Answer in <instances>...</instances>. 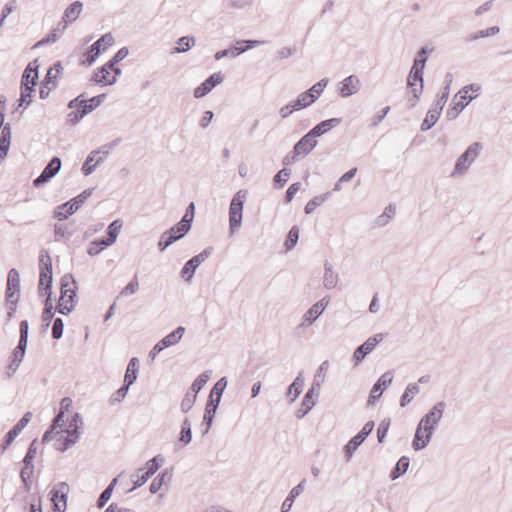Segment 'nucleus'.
Wrapping results in <instances>:
<instances>
[{
	"mask_svg": "<svg viewBox=\"0 0 512 512\" xmlns=\"http://www.w3.org/2000/svg\"><path fill=\"white\" fill-rule=\"evenodd\" d=\"M389 426H390L389 418H385L379 423L378 428H377V438H378L379 443L384 442L387 432L389 430Z\"/></svg>",
	"mask_w": 512,
	"mask_h": 512,
	"instance_id": "69168bd1",
	"label": "nucleus"
},
{
	"mask_svg": "<svg viewBox=\"0 0 512 512\" xmlns=\"http://www.w3.org/2000/svg\"><path fill=\"white\" fill-rule=\"evenodd\" d=\"M429 442H426V436L423 430L417 425L412 446L414 450L419 451L427 447Z\"/></svg>",
	"mask_w": 512,
	"mask_h": 512,
	"instance_id": "49530a36",
	"label": "nucleus"
},
{
	"mask_svg": "<svg viewBox=\"0 0 512 512\" xmlns=\"http://www.w3.org/2000/svg\"><path fill=\"white\" fill-rule=\"evenodd\" d=\"M129 54V50L127 47L120 48L115 55L106 63L107 67L110 69H114L117 64L125 59Z\"/></svg>",
	"mask_w": 512,
	"mask_h": 512,
	"instance_id": "6e6d98bb",
	"label": "nucleus"
},
{
	"mask_svg": "<svg viewBox=\"0 0 512 512\" xmlns=\"http://www.w3.org/2000/svg\"><path fill=\"white\" fill-rule=\"evenodd\" d=\"M328 84V79L324 78L321 79L319 82L314 84L310 89L307 90L308 93H310L311 96L315 97V101L320 97L322 94L324 88Z\"/></svg>",
	"mask_w": 512,
	"mask_h": 512,
	"instance_id": "0e129e2a",
	"label": "nucleus"
},
{
	"mask_svg": "<svg viewBox=\"0 0 512 512\" xmlns=\"http://www.w3.org/2000/svg\"><path fill=\"white\" fill-rule=\"evenodd\" d=\"M164 463V458L161 455H157L146 464V473L152 476Z\"/></svg>",
	"mask_w": 512,
	"mask_h": 512,
	"instance_id": "bf43d9fd",
	"label": "nucleus"
},
{
	"mask_svg": "<svg viewBox=\"0 0 512 512\" xmlns=\"http://www.w3.org/2000/svg\"><path fill=\"white\" fill-rule=\"evenodd\" d=\"M323 285L326 289H333L338 283V275L333 271V265L328 261L324 264Z\"/></svg>",
	"mask_w": 512,
	"mask_h": 512,
	"instance_id": "7c9ffc66",
	"label": "nucleus"
},
{
	"mask_svg": "<svg viewBox=\"0 0 512 512\" xmlns=\"http://www.w3.org/2000/svg\"><path fill=\"white\" fill-rule=\"evenodd\" d=\"M32 419V413L26 412L23 417L13 426V428L5 435L3 443L0 445V451L5 452L12 444L14 439L21 433Z\"/></svg>",
	"mask_w": 512,
	"mask_h": 512,
	"instance_id": "9b49d317",
	"label": "nucleus"
},
{
	"mask_svg": "<svg viewBox=\"0 0 512 512\" xmlns=\"http://www.w3.org/2000/svg\"><path fill=\"white\" fill-rule=\"evenodd\" d=\"M317 145V141L309 133L304 135L293 147L296 154L305 156L309 154Z\"/></svg>",
	"mask_w": 512,
	"mask_h": 512,
	"instance_id": "6ab92c4d",
	"label": "nucleus"
},
{
	"mask_svg": "<svg viewBox=\"0 0 512 512\" xmlns=\"http://www.w3.org/2000/svg\"><path fill=\"white\" fill-rule=\"evenodd\" d=\"M34 92V86H21V94L19 99V106L28 107L32 102L31 96Z\"/></svg>",
	"mask_w": 512,
	"mask_h": 512,
	"instance_id": "5fc2aeb1",
	"label": "nucleus"
},
{
	"mask_svg": "<svg viewBox=\"0 0 512 512\" xmlns=\"http://www.w3.org/2000/svg\"><path fill=\"white\" fill-rule=\"evenodd\" d=\"M12 293L14 297H20V277L16 269L12 268L7 276V288L5 296Z\"/></svg>",
	"mask_w": 512,
	"mask_h": 512,
	"instance_id": "4be33fe9",
	"label": "nucleus"
},
{
	"mask_svg": "<svg viewBox=\"0 0 512 512\" xmlns=\"http://www.w3.org/2000/svg\"><path fill=\"white\" fill-rule=\"evenodd\" d=\"M298 239H299V228L297 226H293L289 230L288 235L285 240V243H284L286 250H291L296 245Z\"/></svg>",
	"mask_w": 512,
	"mask_h": 512,
	"instance_id": "4d7b16f0",
	"label": "nucleus"
},
{
	"mask_svg": "<svg viewBox=\"0 0 512 512\" xmlns=\"http://www.w3.org/2000/svg\"><path fill=\"white\" fill-rule=\"evenodd\" d=\"M244 52L245 49H242V46H231L227 49L216 52L214 57L216 60H221L224 57L235 58Z\"/></svg>",
	"mask_w": 512,
	"mask_h": 512,
	"instance_id": "37998d69",
	"label": "nucleus"
},
{
	"mask_svg": "<svg viewBox=\"0 0 512 512\" xmlns=\"http://www.w3.org/2000/svg\"><path fill=\"white\" fill-rule=\"evenodd\" d=\"M37 79H38V66H36L35 69H33L32 63H29L23 72L22 79H21V86H25V87L35 86Z\"/></svg>",
	"mask_w": 512,
	"mask_h": 512,
	"instance_id": "473e14b6",
	"label": "nucleus"
},
{
	"mask_svg": "<svg viewBox=\"0 0 512 512\" xmlns=\"http://www.w3.org/2000/svg\"><path fill=\"white\" fill-rule=\"evenodd\" d=\"M106 98V94H100L90 98L89 100H82L80 102L81 106L87 110L88 114L92 112L95 108H97Z\"/></svg>",
	"mask_w": 512,
	"mask_h": 512,
	"instance_id": "8fccbe9b",
	"label": "nucleus"
},
{
	"mask_svg": "<svg viewBox=\"0 0 512 512\" xmlns=\"http://www.w3.org/2000/svg\"><path fill=\"white\" fill-rule=\"evenodd\" d=\"M114 37L109 32L102 35L96 42H94L89 50L85 53V62L87 65H92L101 54V46L103 45V51L114 44Z\"/></svg>",
	"mask_w": 512,
	"mask_h": 512,
	"instance_id": "0eeeda50",
	"label": "nucleus"
},
{
	"mask_svg": "<svg viewBox=\"0 0 512 512\" xmlns=\"http://www.w3.org/2000/svg\"><path fill=\"white\" fill-rule=\"evenodd\" d=\"M166 479L170 480L171 475L168 473V471H164L160 473L158 476H156L153 481L150 484L149 490L152 494L157 493L163 484L165 483Z\"/></svg>",
	"mask_w": 512,
	"mask_h": 512,
	"instance_id": "de8ad7c7",
	"label": "nucleus"
},
{
	"mask_svg": "<svg viewBox=\"0 0 512 512\" xmlns=\"http://www.w3.org/2000/svg\"><path fill=\"white\" fill-rule=\"evenodd\" d=\"M98 154L99 151L94 150L88 154L81 168L82 173L85 176L91 175L95 171L96 167L103 163L104 157H98L97 159L95 158Z\"/></svg>",
	"mask_w": 512,
	"mask_h": 512,
	"instance_id": "5701e85b",
	"label": "nucleus"
},
{
	"mask_svg": "<svg viewBox=\"0 0 512 512\" xmlns=\"http://www.w3.org/2000/svg\"><path fill=\"white\" fill-rule=\"evenodd\" d=\"M383 339L384 334L377 333L369 337L362 345L357 347L353 353V360L355 361V364H359Z\"/></svg>",
	"mask_w": 512,
	"mask_h": 512,
	"instance_id": "f8f14e48",
	"label": "nucleus"
},
{
	"mask_svg": "<svg viewBox=\"0 0 512 512\" xmlns=\"http://www.w3.org/2000/svg\"><path fill=\"white\" fill-rule=\"evenodd\" d=\"M196 39L193 36H182L177 40V46L171 51L172 54L185 53L195 45Z\"/></svg>",
	"mask_w": 512,
	"mask_h": 512,
	"instance_id": "72a5a7b5",
	"label": "nucleus"
},
{
	"mask_svg": "<svg viewBox=\"0 0 512 512\" xmlns=\"http://www.w3.org/2000/svg\"><path fill=\"white\" fill-rule=\"evenodd\" d=\"M216 411H217L216 405L213 404L212 401H207L206 406H205L204 416H203V422L206 424L205 433L208 432V430L210 429Z\"/></svg>",
	"mask_w": 512,
	"mask_h": 512,
	"instance_id": "c03bdc74",
	"label": "nucleus"
},
{
	"mask_svg": "<svg viewBox=\"0 0 512 512\" xmlns=\"http://www.w3.org/2000/svg\"><path fill=\"white\" fill-rule=\"evenodd\" d=\"M330 302L328 296L323 297L321 300L313 304L303 315L300 327L311 326L324 312Z\"/></svg>",
	"mask_w": 512,
	"mask_h": 512,
	"instance_id": "9d476101",
	"label": "nucleus"
},
{
	"mask_svg": "<svg viewBox=\"0 0 512 512\" xmlns=\"http://www.w3.org/2000/svg\"><path fill=\"white\" fill-rule=\"evenodd\" d=\"M110 72L111 69L107 67V64H105L94 73L93 80L96 83L113 85L117 79L115 76H110Z\"/></svg>",
	"mask_w": 512,
	"mask_h": 512,
	"instance_id": "cd10ccee",
	"label": "nucleus"
},
{
	"mask_svg": "<svg viewBox=\"0 0 512 512\" xmlns=\"http://www.w3.org/2000/svg\"><path fill=\"white\" fill-rule=\"evenodd\" d=\"M409 463V458L406 456H402L390 473L391 480H396L404 473H406V471L409 468Z\"/></svg>",
	"mask_w": 512,
	"mask_h": 512,
	"instance_id": "e433bc0d",
	"label": "nucleus"
},
{
	"mask_svg": "<svg viewBox=\"0 0 512 512\" xmlns=\"http://www.w3.org/2000/svg\"><path fill=\"white\" fill-rule=\"evenodd\" d=\"M133 384V377H124V384L112 395V402H121L127 395L129 387Z\"/></svg>",
	"mask_w": 512,
	"mask_h": 512,
	"instance_id": "79ce46f5",
	"label": "nucleus"
},
{
	"mask_svg": "<svg viewBox=\"0 0 512 512\" xmlns=\"http://www.w3.org/2000/svg\"><path fill=\"white\" fill-rule=\"evenodd\" d=\"M185 328L183 326L177 327L174 331L163 337L161 341L162 347L168 348L177 344L183 337Z\"/></svg>",
	"mask_w": 512,
	"mask_h": 512,
	"instance_id": "2f4dec72",
	"label": "nucleus"
},
{
	"mask_svg": "<svg viewBox=\"0 0 512 512\" xmlns=\"http://www.w3.org/2000/svg\"><path fill=\"white\" fill-rule=\"evenodd\" d=\"M11 143V127L10 124L7 123L3 126L1 135H0V161L3 160L9 151Z\"/></svg>",
	"mask_w": 512,
	"mask_h": 512,
	"instance_id": "a878e982",
	"label": "nucleus"
},
{
	"mask_svg": "<svg viewBox=\"0 0 512 512\" xmlns=\"http://www.w3.org/2000/svg\"><path fill=\"white\" fill-rule=\"evenodd\" d=\"M304 387V378L302 372L294 379L292 384L288 387L286 396L289 398V402L293 403L297 397L301 394Z\"/></svg>",
	"mask_w": 512,
	"mask_h": 512,
	"instance_id": "393cba45",
	"label": "nucleus"
},
{
	"mask_svg": "<svg viewBox=\"0 0 512 512\" xmlns=\"http://www.w3.org/2000/svg\"><path fill=\"white\" fill-rule=\"evenodd\" d=\"M62 166L61 159L57 156L53 157L50 162L44 167L41 174L33 180V186L39 188L48 183L60 171Z\"/></svg>",
	"mask_w": 512,
	"mask_h": 512,
	"instance_id": "6e6552de",
	"label": "nucleus"
},
{
	"mask_svg": "<svg viewBox=\"0 0 512 512\" xmlns=\"http://www.w3.org/2000/svg\"><path fill=\"white\" fill-rule=\"evenodd\" d=\"M224 77L221 72L211 74L203 83L194 89V97L202 98L206 96L213 88L221 84Z\"/></svg>",
	"mask_w": 512,
	"mask_h": 512,
	"instance_id": "2eb2a0df",
	"label": "nucleus"
},
{
	"mask_svg": "<svg viewBox=\"0 0 512 512\" xmlns=\"http://www.w3.org/2000/svg\"><path fill=\"white\" fill-rule=\"evenodd\" d=\"M192 224L186 219H182L169 230L165 231L158 242L160 251H164L168 246L184 237L191 229Z\"/></svg>",
	"mask_w": 512,
	"mask_h": 512,
	"instance_id": "39448f33",
	"label": "nucleus"
},
{
	"mask_svg": "<svg viewBox=\"0 0 512 512\" xmlns=\"http://www.w3.org/2000/svg\"><path fill=\"white\" fill-rule=\"evenodd\" d=\"M246 200V191L240 190L234 194L229 208V223L231 230L240 227L242 222V212Z\"/></svg>",
	"mask_w": 512,
	"mask_h": 512,
	"instance_id": "423d86ee",
	"label": "nucleus"
},
{
	"mask_svg": "<svg viewBox=\"0 0 512 512\" xmlns=\"http://www.w3.org/2000/svg\"><path fill=\"white\" fill-rule=\"evenodd\" d=\"M481 149L482 144L480 142L472 143L457 159L451 176L457 177L465 174L479 156Z\"/></svg>",
	"mask_w": 512,
	"mask_h": 512,
	"instance_id": "20e7f679",
	"label": "nucleus"
},
{
	"mask_svg": "<svg viewBox=\"0 0 512 512\" xmlns=\"http://www.w3.org/2000/svg\"><path fill=\"white\" fill-rule=\"evenodd\" d=\"M82 426L83 421L81 415L79 413H75L66 429V433L70 436H73L70 442H78L81 435Z\"/></svg>",
	"mask_w": 512,
	"mask_h": 512,
	"instance_id": "b1692460",
	"label": "nucleus"
},
{
	"mask_svg": "<svg viewBox=\"0 0 512 512\" xmlns=\"http://www.w3.org/2000/svg\"><path fill=\"white\" fill-rule=\"evenodd\" d=\"M440 115H441L440 111L431 107L428 110L426 117L421 124V130L427 131V130L431 129L438 121Z\"/></svg>",
	"mask_w": 512,
	"mask_h": 512,
	"instance_id": "58836bf2",
	"label": "nucleus"
},
{
	"mask_svg": "<svg viewBox=\"0 0 512 512\" xmlns=\"http://www.w3.org/2000/svg\"><path fill=\"white\" fill-rule=\"evenodd\" d=\"M76 282L71 274H65L61 279V295L56 307L57 312L68 315L76 305Z\"/></svg>",
	"mask_w": 512,
	"mask_h": 512,
	"instance_id": "f257e3e1",
	"label": "nucleus"
},
{
	"mask_svg": "<svg viewBox=\"0 0 512 512\" xmlns=\"http://www.w3.org/2000/svg\"><path fill=\"white\" fill-rule=\"evenodd\" d=\"M205 258H190L181 270V276L186 280L190 281L197 267L202 263Z\"/></svg>",
	"mask_w": 512,
	"mask_h": 512,
	"instance_id": "f704fd0d",
	"label": "nucleus"
},
{
	"mask_svg": "<svg viewBox=\"0 0 512 512\" xmlns=\"http://www.w3.org/2000/svg\"><path fill=\"white\" fill-rule=\"evenodd\" d=\"M51 296H52L51 293H49V295H47L45 303H44V310L42 313V321L46 324V326H49L50 321L52 320V318L54 316Z\"/></svg>",
	"mask_w": 512,
	"mask_h": 512,
	"instance_id": "3c124183",
	"label": "nucleus"
},
{
	"mask_svg": "<svg viewBox=\"0 0 512 512\" xmlns=\"http://www.w3.org/2000/svg\"><path fill=\"white\" fill-rule=\"evenodd\" d=\"M448 98H449L448 87H443L441 93L437 95V99L435 100V102L432 104L431 107L441 112L443 110L444 105L447 102Z\"/></svg>",
	"mask_w": 512,
	"mask_h": 512,
	"instance_id": "052dcab7",
	"label": "nucleus"
},
{
	"mask_svg": "<svg viewBox=\"0 0 512 512\" xmlns=\"http://www.w3.org/2000/svg\"><path fill=\"white\" fill-rule=\"evenodd\" d=\"M192 440V430L191 423L188 418H185L181 425V431L179 436V442L182 443L183 446L189 444Z\"/></svg>",
	"mask_w": 512,
	"mask_h": 512,
	"instance_id": "ea45409f",
	"label": "nucleus"
},
{
	"mask_svg": "<svg viewBox=\"0 0 512 512\" xmlns=\"http://www.w3.org/2000/svg\"><path fill=\"white\" fill-rule=\"evenodd\" d=\"M197 396L191 392H187L181 401L180 408L183 413H187L195 404Z\"/></svg>",
	"mask_w": 512,
	"mask_h": 512,
	"instance_id": "e2e57ef3",
	"label": "nucleus"
},
{
	"mask_svg": "<svg viewBox=\"0 0 512 512\" xmlns=\"http://www.w3.org/2000/svg\"><path fill=\"white\" fill-rule=\"evenodd\" d=\"M341 121V118H330L321 121L316 126H314L308 133L314 138L322 136L323 134L327 133L334 127L338 126L341 123Z\"/></svg>",
	"mask_w": 512,
	"mask_h": 512,
	"instance_id": "aec40b11",
	"label": "nucleus"
},
{
	"mask_svg": "<svg viewBox=\"0 0 512 512\" xmlns=\"http://www.w3.org/2000/svg\"><path fill=\"white\" fill-rule=\"evenodd\" d=\"M330 196V192H327L323 195L314 196L311 200L307 202L304 207V211L306 214H311L318 206H321Z\"/></svg>",
	"mask_w": 512,
	"mask_h": 512,
	"instance_id": "a19ab883",
	"label": "nucleus"
},
{
	"mask_svg": "<svg viewBox=\"0 0 512 512\" xmlns=\"http://www.w3.org/2000/svg\"><path fill=\"white\" fill-rule=\"evenodd\" d=\"M362 443L359 441L358 438H351V440L345 445L344 447V450H345V455L347 457L348 460H350L353 456V453L357 450V448L361 445Z\"/></svg>",
	"mask_w": 512,
	"mask_h": 512,
	"instance_id": "774afa93",
	"label": "nucleus"
},
{
	"mask_svg": "<svg viewBox=\"0 0 512 512\" xmlns=\"http://www.w3.org/2000/svg\"><path fill=\"white\" fill-rule=\"evenodd\" d=\"M315 102V97L311 96L307 91L301 93L293 103V108L297 110L306 108Z\"/></svg>",
	"mask_w": 512,
	"mask_h": 512,
	"instance_id": "a18cd8bd",
	"label": "nucleus"
},
{
	"mask_svg": "<svg viewBox=\"0 0 512 512\" xmlns=\"http://www.w3.org/2000/svg\"><path fill=\"white\" fill-rule=\"evenodd\" d=\"M83 8V4L80 1H75L72 4H70L64 11L63 20L65 21V25L63 26V29L66 28L67 23H71L75 21Z\"/></svg>",
	"mask_w": 512,
	"mask_h": 512,
	"instance_id": "c756f323",
	"label": "nucleus"
},
{
	"mask_svg": "<svg viewBox=\"0 0 512 512\" xmlns=\"http://www.w3.org/2000/svg\"><path fill=\"white\" fill-rule=\"evenodd\" d=\"M392 381V371H387L383 375H381L370 391L368 405H373L375 401L381 397L383 390L386 389L392 383Z\"/></svg>",
	"mask_w": 512,
	"mask_h": 512,
	"instance_id": "4468645a",
	"label": "nucleus"
},
{
	"mask_svg": "<svg viewBox=\"0 0 512 512\" xmlns=\"http://www.w3.org/2000/svg\"><path fill=\"white\" fill-rule=\"evenodd\" d=\"M329 367V362L326 360L319 366L317 374L314 376L311 388L306 392L302 399L301 407L296 412L297 418H303L316 404L313 399L314 396L318 397L321 388V374L324 373Z\"/></svg>",
	"mask_w": 512,
	"mask_h": 512,
	"instance_id": "f03ea898",
	"label": "nucleus"
},
{
	"mask_svg": "<svg viewBox=\"0 0 512 512\" xmlns=\"http://www.w3.org/2000/svg\"><path fill=\"white\" fill-rule=\"evenodd\" d=\"M305 482L306 480L303 479L298 485L291 489L289 495L282 503L281 512H288L291 509L294 499L303 492Z\"/></svg>",
	"mask_w": 512,
	"mask_h": 512,
	"instance_id": "c85d7f7f",
	"label": "nucleus"
},
{
	"mask_svg": "<svg viewBox=\"0 0 512 512\" xmlns=\"http://www.w3.org/2000/svg\"><path fill=\"white\" fill-rule=\"evenodd\" d=\"M446 403L444 401L437 402L422 418L423 425H431L437 427L443 417Z\"/></svg>",
	"mask_w": 512,
	"mask_h": 512,
	"instance_id": "dca6fc26",
	"label": "nucleus"
},
{
	"mask_svg": "<svg viewBox=\"0 0 512 512\" xmlns=\"http://www.w3.org/2000/svg\"><path fill=\"white\" fill-rule=\"evenodd\" d=\"M122 226L123 223L119 219H116L113 222H111L107 228V236L96 239L93 242H91L88 248V254L90 256L97 255L103 249L112 245L116 241Z\"/></svg>",
	"mask_w": 512,
	"mask_h": 512,
	"instance_id": "7ed1b4c3",
	"label": "nucleus"
},
{
	"mask_svg": "<svg viewBox=\"0 0 512 512\" xmlns=\"http://www.w3.org/2000/svg\"><path fill=\"white\" fill-rule=\"evenodd\" d=\"M209 379V374L208 372H203L202 374H200L192 383L191 385V388H190V391L192 394H195V396H197V394L199 393V391L205 386V384L207 383Z\"/></svg>",
	"mask_w": 512,
	"mask_h": 512,
	"instance_id": "864d4df0",
	"label": "nucleus"
},
{
	"mask_svg": "<svg viewBox=\"0 0 512 512\" xmlns=\"http://www.w3.org/2000/svg\"><path fill=\"white\" fill-rule=\"evenodd\" d=\"M19 299H20V297L12 296V293H9V295L5 296V305L8 310L7 322L12 320V318L17 310V304L19 302Z\"/></svg>",
	"mask_w": 512,
	"mask_h": 512,
	"instance_id": "09e8293b",
	"label": "nucleus"
},
{
	"mask_svg": "<svg viewBox=\"0 0 512 512\" xmlns=\"http://www.w3.org/2000/svg\"><path fill=\"white\" fill-rule=\"evenodd\" d=\"M52 262L51 258H40V278L38 289L49 295L52 294Z\"/></svg>",
	"mask_w": 512,
	"mask_h": 512,
	"instance_id": "1a4fd4ad",
	"label": "nucleus"
},
{
	"mask_svg": "<svg viewBox=\"0 0 512 512\" xmlns=\"http://www.w3.org/2000/svg\"><path fill=\"white\" fill-rule=\"evenodd\" d=\"M27 344L18 342V345L15 347V349L12 352V361L8 366V369L11 370L13 373L18 369L20 363L22 362L25 352H26Z\"/></svg>",
	"mask_w": 512,
	"mask_h": 512,
	"instance_id": "bb28decb",
	"label": "nucleus"
},
{
	"mask_svg": "<svg viewBox=\"0 0 512 512\" xmlns=\"http://www.w3.org/2000/svg\"><path fill=\"white\" fill-rule=\"evenodd\" d=\"M117 482V479L114 478L111 483L103 490V492L100 494L98 500H97V506L98 508H102L106 505L108 500L111 498L114 486Z\"/></svg>",
	"mask_w": 512,
	"mask_h": 512,
	"instance_id": "603ef678",
	"label": "nucleus"
},
{
	"mask_svg": "<svg viewBox=\"0 0 512 512\" xmlns=\"http://www.w3.org/2000/svg\"><path fill=\"white\" fill-rule=\"evenodd\" d=\"M423 82V73L419 72V75H413V70H410L407 78V85L412 89L413 97L415 99V102L412 105H415V103L419 100V97L423 91Z\"/></svg>",
	"mask_w": 512,
	"mask_h": 512,
	"instance_id": "412c9836",
	"label": "nucleus"
},
{
	"mask_svg": "<svg viewBox=\"0 0 512 512\" xmlns=\"http://www.w3.org/2000/svg\"><path fill=\"white\" fill-rule=\"evenodd\" d=\"M59 209L62 210L57 213V217L60 220L68 218V216L73 215L78 210V208H75V205L71 200L64 203L59 207Z\"/></svg>",
	"mask_w": 512,
	"mask_h": 512,
	"instance_id": "13d9d810",
	"label": "nucleus"
},
{
	"mask_svg": "<svg viewBox=\"0 0 512 512\" xmlns=\"http://www.w3.org/2000/svg\"><path fill=\"white\" fill-rule=\"evenodd\" d=\"M360 89V80L355 75H350L340 82L339 94L346 98L356 94Z\"/></svg>",
	"mask_w": 512,
	"mask_h": 512,
	"instance_id": "a211bd4d",
	"label": "nucleus"
},
{
	"mask_svg": "<svg viewBox=\"0 0 512 512\" xmlns=\"http://www.w3.org/2000/svg\"><path fill=\"white\" fill-rule=\"evenodd\" d=\"M473 96H470L467 99L466 95L456 94L451 106L446 111V118L448 120H454L457 116L464 110V108L469 104V102L473 99Z\"/></svg>",
	"mask_w": 512,
	"mask_h": 512,
	"instance_id": "f3484780",
	"label": "nucleus"
},
{
	"mask_svg": "<svg viewBox=\"0 0 512 512\" xmlns=\"http://www.w3.org/2000/svg\"><path fill=\"white\" fill-rule=\"evenodd\" d=\"M36 454H37V440L34 439L28 447V451L23 459V463L26 465H33V460L36 457Z\"/></svg>",
	"mask_w": 512,
	"mask_h": 512,
	"instance_id": "338daca9",
	"label": "nucleus"
},
{
	"mask_svg": "<svg viewBox=\"0 0 512 512\" xmlns=\"http://www.w3.org/2000/svg\"><path fill=\"white\" fill-rule=\"evenodd\" d=\"M419 392L420 388L417 383L408 384L400 398V406L405 407L406 405H408L412 401L414 396L417 395Z\"/></svg>",
	"mask_w": 512,
	"mask_h": 512,
	"instance_id": "4c0bfd02",
	"label": "nucleus"
},
{
	"mask_svg": "<svg viewBox=\"0 0 512 512\" xmlns=\"http://www.w3.org/2000/svg\"><path fill=\"white\" fill-rule=\"evenodd\" d=\"M427 62V49L422 47L418 52L414 59L411 70H413V75L418 74L419 72L423 73L425 68V64Z\"/></svg>",
	"mask_w": 512,
	"mask_h": 512,
	"instance_id": "c9c22d12",
	"label": "nucleus"
},
{
	"mask_svg": "<svg viewBox=\"0 0 512 512\" xmlns=\"http://www.w3.org/2000/svg\"><path fill=\"white\" fill-rule=\"evenodd\" d=\"M69 486L66 482H60L51 490V500L55 510L64 511L67 506V494Z\"/></svg>",
	"mask_w": 512,
	"mask_h": 512,
	"instance_id": "ddd939ff",
	"label": "nucleus"
},
{
	"mask_svg": "<svg viewBox=\"0 0 512 512\" xmlns=\"http://www.w3.org/2000/svg\"><path fill=\"white\" fill-rule=\"evenodd\" d=\"M138 371H139V360L136 357H133L130 359V361L128 363L124 377H128V376L130 378L133 377V383H134L137 379Z\"/></svg>",
	"mask_w": 512,
	"mask_h": 512,
	"instance_id": "680f3d73",
	"label": "nucleus"
}]
</instances>
